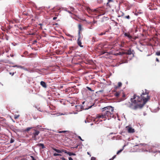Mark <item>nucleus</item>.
<instances>
[{"mask_svg": "<svg viewBox=\"0 0 160 160\" xmlns=\"http://www.w3.org/2000/svg\"><path fill=\"white\" fill-rule=\"evenodd\" d=\"M149 98L147 92H142L140 96L134 94L133 98H131V103L129 102V105L125 103L127 106L134 110L138 109H141L145 104Z\"/></svg>", "mask_w": 160, "mask_h": 160, "instance_id": "1", "label": "nucleus"}, {"mask_svg": "<svg viewBox=\"0 0 160 160\" xmlns=\"http://www.w3.org/2000/svg\"><path fill=\"white\" fill-rule=\"evenodd\" d=\"M114 110V107L110 106L102 108V112L104 118L107 119L108 118V120H109L111 118H115L116 117H114L113 114Z\"/></svg>", "mask_w": 160, "mask_h": 160, "instance_id": "2", "label": "nucleus"}, {"mask_svg": "<svg viewBox=\"0 0 160 160\" xmlns=\"http://www.w3.org/2000/svg\"><path fill=\"white\" fill-rule=\"evenodd\" d=\"M33 130L35 132L32 133V138L35 140H37L36 137L39 134L40 132L36 129H33Z\"/></svg>", "mask_w": 160, "mask_h": 160, "instance_id": "3", "label": "nucleus"}, {"mask_svg": "<svg viewBox=\"0 0 160 160\" xmlns=\"http://www.w3.org/2000/svg\"><path fill=\"white\" fill-rule=\"evenodd\" d=\"M128 130V132L130 133H133L135 132L134 129L131 127H129Z\"/></svg>", "mask_w": 160, "mask_h": 160, "instance_id": "4", "label": "nucleus"}, {"mask_svg": "<svg viewBox=\"0 0 160 160\" xmlns=\"http://www.w3.org/2000/svg\"><path fill=\"white\" fill-rule=\"evenodd\" d=\"M40 84L43 88H47V85H46L45 82H44L42 81L40 82Z\"/></svg>", "mask_w": 160, "mask_h": 160, "instance_id": "5", "label": "nucleus"}, {"mask_svg": "<svg viewBox=\"0 0 160 160\" xmlns=\"http://www.w3.org/2000/svg\"><path fill=\"white\" fill-rule=\"evenodd\" d=\"M104 118L103 114V113L101 114V115H97L96 116V118Z\"/></svg>", "mask_w": 160, "mask_h": 160, "instance_id": "6", "label": "nucleus"}, {"mask_svg": "<svg viewBox=\"0 0 160 160\" xmlns=\"http://www.w3.org/2000/svg\"><path fill=\"white\" fill-rule=\"evenodd\" d=\"M124 35L126 37H128L129 39H131L132 38V36L130 35L129 34L127 33H125L124 34Z\"/></svg>", "mask_w": 160, "mask_h": 160, "instance_id": "7", "label": "nucleus"}, {"mask_svg": "<svg viewBox=\"0 0 160 160\" xmlns=\"http://www.w3.org/2000/svg\"><path fill=\"white\" fill-rule=\"evenodd\" d=\"M37 146L39 147H41L42 148V149H44V148H45L44 144L43 143H38V144H37Z\"/></svg>", "mask_w": 160, "mask_h": 160, "instance_id": "8", "label": "nucleus"}, {"mask_svg": "<svg viewBox=\"0 0 160 160\" xmlns=\"http://www.w3.org/2000/svg\"><path fill=\"white\" fill-rule=\"evenodd\" d=\"M122 83L120 82H118V86L115 87V88L116 89H117L119 87H121L122 86Z\"/></svg>", "mask_w": 160, "mask_h": 160, "instance_id": "9", "label": "nucleus"}, {"mask_svg": "<svg viewBox=\"0 0 160 160\" xmlns=\"http://www.w3.org/2000/svg\"><path fill=\"white\" fill-rule=\"evenodd\" d=\"M132 50L131 49H129L127 52H126V54L128 55H131L132 54Z\"/></svg>", "mask_w": 160, "mask_h": 160, "instance_id": "10", "label": "nucleus"}, {"mask_svg": "<svg viewBox=\"0 0 160 160\" xmlns=\"http://www.w3.org/2000/svg\"><path fill=\"white\" fill-rule=\"evenodd\" d=\"M67 154H68L69 156H71L72 155H74V156L76 155V154L75 153H73L72 152H68Z\"/></svg>", "mask_w": 160, "mask_h": 160, "instance_id": "11", "label": "nucleus"}, {"mask_svg": "<svg viewBox=\"0 0 160 160\" xmlns=\"http://www.w3.org/2000/svg\"><path fill=\"white\" fill-rule=\"evenodd\" d=\"M120 94H121V92H116L114 94V95L116 97H118L119 96Z\"/></svg>", "mask_w": 160, "mask_h": 160, "instance_id": "12", "label": "nucleus"}, {"mask_svg": "<svg viewBox=\"0 0 160 160\" xmlns=\"http://www.w3.org/2000/svg\"><path fill=\"white\" fill-rule=\"evenodd\" d=\"M77 42L78 43V44L79 46L80 47H82V46L81 45L82 42L80 40H77Z\"/></svg>", "mask_w": 160, "mask_h": 160, "instance_id": "13", "label": "nucleus"}, {"mask_svg": "<svg viewBox=\"0 0 160 160\" xmlns=\"http://www.w3.org/2000/svg\"><path fill=\"white\" fill-rule=\"evenodd\" d=\"M53 149L55 151L57 152L58 153H61V150L57 149L56 148H53Z\"/></svg>", "mask_w": 160, "mask_h": 160, "instance_id": "14", "label": "nucleus"}, {"mask_svg": "<svg viewBox=\"0 0 160 160\" xmlns=\"http://www.w3.org/2000/svg\"><path fill=\"white\" fill-rule=\"evenodd\" d=\"M125 145H124V146H123V148L121 149H120V150H119L118 151L117 153V154H119L120 153L123 149H124V147L125 146Z\"/></svg>", "mask_w": 160, "mask_h": 160, "instance_id": "15", "label": "nucleus"}, {"mask_svg": "<svg viewBox=\"0 0 160 160\" xmlns=\"http://www.w3.org/2000/svg\"><path fill=\"white\" fill-rule=\"evenodd\" d=\"M33 127H28L25 130V131L26 132H28L30 129H32Z\"/></svg>", "mask_w": 160, "mask_h": 160, "instance_id": "16", "label": "nucleus"}, {"mask_svg": "<svg viewBox=\"0 0 160 160\" xmlns=\"http://www.w3.org/2000/svg\"><path fill=\"white\" fill-rule=\"evenodd\" d=\"M12 67H17L18 68H20L22 69V66H20V65H14Z\"/></svg>", "mask_w": 160, "mask_h": 160, "instance_id": "17", "label": "nucleus"}, {"mask_svg": "<svg viewBox=\"0 0 160 160\" xmlns=\"http://www.w3.org/2000/svg\"><path fill=\"white\" fill-rule=\"evenodd\" d=\"M22 69H24V70L26 71H28V72H32V70H30V71H29L28 69H27V68H24L22 66Z\"/></svg>", "mask_w": 160, "mask_h": 160, "instance_id": "18", "label": "nucleus"}, {"mask_svg": "<svg viewBox=\"0 0 160 160\" xmlns=\"http://www.w3.org/2000/svg\"><path fill=\"white\" fill-rule=\"evenodd\" d=\"M66 35L68 37H71V38H73V36L70 34H69V33H66Z\"/></svg>", "mask_w": 160, "mask_h": 160, "instance_id": "19", "label": "nucleus"}, {"mask_svg": "<svg viewBox=\"0 0 160 160\" xmlns=\"http://www.w3.org/2000/svg\"><path fill=\"white\" fill-rule=\"evenodd\" d=\"M156 55L157 56H160V50L156 52Z\"/></svg>", "mask_w": 160, "mask_h": 160, "instance_id": "20", "label": "nucleus"}, {"mask_svg": "<svg viewBox=\"0 0 160 160\" xmlns=\"http://www.w3.org/2000/svg\"><path fill=\"white\" fill-rule=\"evenodd\" d=\"M80 38H81V35H80V32L79 31H78V40H80Z\"/></svg>", "mask_w": 160, "mask_h": 160, "instance_id": "21", "label": "nucleus"}, {"mask_svg": "<svg viewBox=\"0 0 160 160\" xmlns=\"http://www.w3.org/2000/svg\"><path fill=\"white\" fill-rule=\"evenodd\" d=\"M81 25L80 24L78 25V28H79V31L80 32V31L81 30Z\"/></svg>", "mask_w": 160, "mask_h": 160, "instance_id": "22", "label": "nucleus"}, {"mask_svg": "<svg viewBox=\"0 0 160 160\" xmlns=\"http://www.w3.org/2000/svg\"><path fill=\"white\" fill-rule=\"evenodd\" d=\"M1 62L5 63H8V60H6L4 61V60H2L1 61Z\"/></svg>", "mask_w": 160, "mask_h": 160, "instance_id": "23", "label": "nucleus"}, {"mask_svg": "<svg viewBox=\"0 0 160 160\" xmlns=\"http://www.w3.org/2000/svg\"><path fill=\"white\" fill-rule=\"evenodd\" d=\"M106 33V32H104V33L103 32H102L101 33H100L98 34L99 35H100V36H102V35H105Z\"/></svg>", "mask_w": 160, "mask_h": 160, "instance_id": "24", "label": "nucleus"}, {"mask_svg": "<svg viewBox=\"0 0 160 160\" xmlns=\"http://www.w3.org/2000/svg\"><path fill=\"white\" fill-rule=\"evenodd\" d=\"M31 160H36L33 156H31Z\"/></svg>", "mask_w": 160, "mask_h": 160, "instance_id": "25", "label": "nucleus"}, {"mask_svg": "<svg viewBox=\"0 0 160 160\" xmlns=\"http://www.w3.org/2000/svg\"><path fill=\"white\" fill-rule=\"evenodd\" d=\"M14 142V139L12 138H11V140H10V142L11 143H12L13 142Z\"/></svg>", "mask_w": 160, "mask_h": 160, "instance_id": "26", "label": "nucleus"}, {"mask_svg": "<svg viewBox=\"0 0 160 160\" xmlns=\"http://www.w3.org/2000/svg\"><path fill=\"white\" fill-rule=\"evenodd\" d=\"M87 88L90 91H92V89L90 88L87 87Z\"/></svg>", "mask_w": 160, "mask_h": 160, "instance_id": "27", "label": "nucleus"}, {"mask_svg": "<svg viewBox=\"0 0 160 160\" xmlns=\"http://www.w3.org/2000/svg\"><path fill=\"white\" fill-rule=\"evenodd\" d=\"M66 132V131H60L58 132L59 133H63V132Z\"/></svg>", "mask_w": 160, "mask_h": 160, "instance_id": "28", "label": "nucleus"}, {"mask_svg": "<svg viewBox=\"0 0 160 160\" xmlns=\"http://www.w3.org/2000/svg\"><path fill=\"white\" fill-rule=\"evenodd\" d=\"M42 127V126L41 125H37L36 127L35 128H39L40 127Z\"/></svg>", "mask_w": 160, "mask_h": 160, "instance_id": "29", "label": "nucleus"}, {"mask_svg": "<svg viewBox=\"0 0 160 160\" xmlns=\"http://www.w3.org/2000/svg\"><path fill=\"white\" fill-rule=\"evenodd\" d=\"M19 116V115H17L16 116H15L14 118L15 119H17L18 118Z\"/></svg>", "mask_w": 160, "mask_h": 160, "instance_id": "30", "label": "nucleus"}, {"mask_svg": "<svg viewBox=\"0 0 160 160\" xmlns=\"http://www.w3.org/2000/svg\"><path fill=\"white\" fill-rule=\"evenodd\" d=\"M91 160H96V158L94 157H92L91 158Z\"/></svg>", "mask_w": 160, "mask_h": 160, "instance_id": "31", "label": "nucleus"}, {"mask_svg": "<svg viewBox=\"0 0 160 160\" xmlns=\"http://www.w3.org/2000/svg\"><path fill=\"white\" fill-rule=\"evenodd\" d=\"M53 155L54 156H59V154L56 153H54L53 154Z\"/></svg>", "mask_w": 160, "mask_h": 160, "instance_id": "32", "label": "nucleus"}, {"mask_svg": "<svg viewBox=\"0 0 160 160\" xmlns=\"http://www.w3.org/2000/svg\"><path fill=\"white\" fill-rule=\"evenodd\" d=\"M125 18H127V19H130V16H129V15H128V16H126L125 17Z\"/></svg>", "mask_w": 160, "mask_h": 160, "instance_id": "33", "label": "nucleus"}, {"mask_svg": "<svg viewBox=\"0 0 160 160\" xmlns=\"http://www.w3.org/2000/svg\"><path fill=\"white\" fill-rule=\"evenodd\" d=\"M78 138L79 139L81 140V141H83V140H82V138H81V137L80 136H78Z\"/></svg>", "mask_w": 160, "mask_h": 160, "instance_id": "34", "label": "nucleus"}, {"mask_svg": "<svg viewBox=\"0 0 160 160\" xmlns=\"http://www.w3.org/2000/svg\"><path fill=\"white\" fill-rule=\"evenodd\" d=\"M63 152H64L65 153H66L67 154L68 153V151H66V150L64 149V151H63Z\"/></svg>", "mask_w": 160, "mask_h": 160, "instance_id": "35", "label": "nucleus"}, {"mask_svg": "<svg viewBox=\"0 0 160 160\" xmlns=\"http://www.w3.org/2000/svg\"><path fill=\"white\" fill-rule=\"evenodd\" d=\"M80 108L81 109H85H85L84 108V107H83V106H82V105H81L80 106Z\"/></svg>", "mask_w": 160, "mask_h": 160, "instance_id": "36", "label": "nucleus"}, {"mask_svg": "<svg viewBox=\"0 0 160 160\" xmlns=\"http://www.w3.org/2000/svg\"><path fill=\"white\" fill-rule=\"evenodd\" d=\"M92 105L90 106L88 108H85V110H87L89 108H91L92 107Z\"/></svg>", "mask_w": 160, "mask_h": 160, "instance_id": "37", "label": "nucleus"}, {"mask_svg": "<svg viewBox=\"0 0 160 160\" xmlns=\"http://www.w3.org/2000/svg\"><path fill=\"white\" fill-rule=\"evenodd\" d=\"M60 159H61L62 160H68L67 159H66L65 158L63 157L61 158Z\"/></svg>", "mask_w": 160, "mask_h": 160, "instance_id": "38", "label": "nucleus"}, {"mask_svg": "<svg viewBox=\"0 0 160 160\" xmlns=\"http://www.w3.org/2000/svg\"><path fill=\"white\" fill-rule=\"evenodd\" d=\"M108 3H109L110 2H113V0H108Z\"/></svg>", "mask_w": 160, "mask_h": 160, "instance_id": "39", "label": "nucleus"}, {"mask_svg": "<svg viewBox=\"0 0 160 160\" xmlns=\"http://www.w3.org/2000/svg\"><path fill=\"white\" fill-rule=\"evenodd\" d=\"M57 19V17H54L53 18V20H55Z\"/></svg>", "mask_w": 160, "mask_h": 160, "instance_id": "40", "label": "nucleus"}, {"mask_svg": "<svg viewBox=\"0 0 160 160\" xmlns=\"http://www.w3.org/2000/svg\"><path fill=\"white\" fill-rule=\"evenodd\" d=\"M38 111H39L40 112H42V110H41V109H40V108H38Z\"/></svg>", "mask_w": 160, "mask_h": 160, "instance_id": "41", "label": "nucleus"}, {"mask_svg": "<svg viewBox=\"0 0 160 160\" xmlns=\"http://www.w3.org/2000/svg\"><path fill=\"white\" fill-rule=\"evenodd\" d=\"M68 159H69V160H73L72 158L71 157L69 158Z\"/></svg>", "mask_w": 160, "mask_h": 160, "instance_id": "42", "label": "nucleus"}, {"mask_svg": "<svg viewBox=\"0 0 160 160\" xmlns=\"http://www.w3.org/2000/svg\"><path fill=\"white\" fill-rule=\"evenodd\" d=\"M116 156V155H114V156L112 158V159H114V158H115Z\"/></svg>", "mask_w": 160, "mask_h": 160, "instance_id": "43", "label": "nucleus"}, {"mask_svg": "<svg viewBox=\"0 0 160 160\" xmlns=\"http://www.w3.org/2000/svg\"><path fill=\"white\" fill-rule=\"evenodd\" d=\"M109 3H108V2H107V6H109V7H110V5L109 4Z\"/></svg>", "mask_w": 160, "mask_h": 160, "instance_id": "44", "label": "nucleus"}, {"mask_svg": "<svg viewBox=\"0 0 160 160\" xmlns=\"http://www.w3.org/2000/svg\"><path fill=\"white\" fill-rule=\"evenodd\" d=\"M66 11H67L68 13H69L72 14V13H71V12L70 11H68V10H66Z\"/></svg>", "mask_w": 160, "mask_h": 160, "instance_id": "45", "label": "nucleus"}, {"mask_svg": "<svg viewBox=\"0 0 160 160\" xmlns=\"http://www.w3.org/2000/svg\"><path fill=\"white\" fill-rule=\"evenodd\" d=\"M9 74H10L12 75V76H13L14 74V73H13L12 74V73L11 72H10Z\"/></svg>", "mask_w": 160, "mask_h": 160, "instance_id": "46", "label": "nucleus"}, {"mask_svg": "<svg viewBox=\"0 0 160 160\" xmlns=\"http://www.w3.org/2000/svg\"><path fill=\"white\" fill-rule=\"evenodd\" d=\"M156 61L157 62H159V59H158L157 58H156Z\"/></svg>", "mask_w": 160, "mask_h": 160, "instance_id": "47", "label": "nucleus"}, {"mask_svg": "<svg viewBox=\"0 0 160 160\" xmlns=\"http://www.w3.org/2000/svg\"><path fill=\"white\" fill-rule=\"evenodd\" d=\"M64 150V149H62V150H61V153H62V152H63Z\"/></svg>", "mask_w": 160, "mask_h": 160, "instance_id": "48", "label": "nucleus"}, {"mask_svg": "<svg viewBox=\"0 0 160 160\" xmlns=\"http://www.w3.org/2000/svg\"><path fill=\"white\" fill-rule=\"evenodd\" d=\"M109 32V30H107L105 31V32H106H106Z\"/></svg>", "mask_w": 160, "mask_h": 160, "instance_id": "49", "label": "nucleus"}, {"mask_svg": "<svg viewBox=\"0 0 160 160\" xmlns=\"http://www.w3.org/2000/svg\"><path fill=\"white\" fill-rule=\"evenodd\" d=\"M64 115V114L62 113H61L59 115Z\"/></svg>", "mask_w": 160, "mask_h": 160, "instance_id": "50", "label": "nucleus"}, {"mask_svg": "<svg viewBox=\"0 0 160 160\" xmlns=\"http://www.w3.org/2000/svg\"><path fill=\"white\" fill-rule=\"evenodd\" d=\"M146 115V113H145V112H144V113H143V115H144V116H145V115Z\"/></svg>", "mask_w": 160, "mask_h": 160, "instance_id": "51", "label": "nucleus"}, {"mask_svg": "<svg viewBox=\"0 0 160 160\" xmlns=\"http://www.w3.org/2000/svg\"><path fill=\"white\" fill-rule=\"evenodd\" d=\"M128 62V61H127L125 62L124 63H127ZM124 62H122V63H121V64H122V63H124Z\"/></svg>", "mask_w": 160, "mask_h": 160, "instance_id": "52", "label": "nucleus"}, {"mask_svg": "<svg viewBox=\"0 0 160 160\" xmlns=\"http://www.w3.org/2000/svg\"><path fill=\"white\" fill-rule=\"evenodd\" d=\"M125 95L124 94H123V95H122V97H125Z\"/></svg>", "mask_w": 160, "mask_h": 160, "instance_id": "53", "label": "nucleus"}, {"mask_svg": "<svg viewBox=\"0 0 160 160\" xmlns=\"http://www.w3.org/2000/svg\"><path fill=\"white\" fill-rule=\"evenodd\" d=\"M96 21H93V23H96Z\"/></svg>", "mask_w": 160, "mask_h": 160, "instance_id": "54", "label": "nucleus"}, {"mask_svg": "<svg viewBox=\"0 0 160 160\" xmlns=\"http://www.w3.org/2000/svg\"><path fill=\"white\" fill-rule=\"evenodd\" d=\"M4 52L3 51L2 52V55L4 53Z\"/></svg>", "mask_w": 160, "mask_h": 160, "instance_id": "55", "label": "nucleus"}, {"mask_svg": "<svg viewBox=\"0 0 160 160\" xmlns=\"http://www.w3.org/2000/svg\"><path fill=\"white\" fill-rule=\"evenodd\" d=\"M84 103H85V102H82V104H84Z\"/></svg>", "mask_w": 160, "mask_h": 160, "instance_id": "56", "label": "nucleus"}, {"mask_svg": "<svg viewBox=\"0 0 160 160\" xmlns=\"http://www.w3.org/2000/svg\"><path fill=\"white\" fill-rule=\"evenodd\" d=\"M12 57H13V55H12L11 54L10 55Z\"/></svg>", "mask_w": 160, "mask_h": 160, "instance_id": "57", "label": "nucleus"}, {"mask_svg": "<svg viewBox=\"0 0 160 160\" xmlns=\"http://www.w3.org/2000/svg\"><path fill=\"white\" fill-rule=\"evenodd\" d=\"M109 160H113V159H112V158H111Z\"/></svg>", "mask_w": 160, "mask_h": 160, "instance_id": "58", "label": "nucleus"}, {"mask_svg": "<svg viewBox=\"0 0 160 160\" xmlns=\"http://www.w3.org/2000/svg\"><path fill=\"white\" fill-rule=\"evenodd\" d=\"M37 42V41H36V40H35V41H34V42Z\"/></svg>", "mask_w": 160, "mask_h": 160, "instance_id": "59", "label": "nucleus"}, {"mask_svg": "<svg viewBox=\"0 0 160 160\" xmlns=\"http://www.w3.org/2000/svg\"><path fill=\"white\" fill-rule=\"evenodd\" d=\"M90 10L91 9L90 8H89L88 9V10Z\"/></svg>", "mask_w": 160, "mask_h": 160, "instance_id": "60", "label": "nucleus"}, {"mask_svg": "<svg viewBox=\"0 0 160 160\" xmlns=\"http://www.w3.org/2000/svg\"><path fill=\"white\" fill-rule=\"evenodd\" d=\"M87 153H88V154H89V152H88Z\"/></svg>", "mask_w": 160, "mask_h": 160, "instance_id": "61", "label": "nucleus"}, {"mask_svg": "<svg viewBox=\"0 0 160 160\" xmlns=\"http://www.w3.org/2000/svg\"><path fill=\"white\" fill-rule=\"evenodd\" d=\"M59 156H61V155L59 154Z\"/></svg>", "mask_w": 160, "mask_h": 160, "instance_id": "62", "label": "nucleus"}, {"mask_svg": "<svg viewBox=\"0 0 160 160\" xmlns=\"http://www.w3.org/2000/svg\"><path fill=\"white\" fill-rule=\"evenodd\" d=\"M124 100V99H122V100Z\"/></svg>", "mask_w": 160, "mask_h": 160, "instance_id": "63", "label": "nucleus"}, {"mask_svg": "<svg viewBox=\"0 0 160 160\" xmlns=\"http://www.w3.org/2000/svg\"><path fill=\"white\" fill-rule=\"evenodd\" d=\"M158 103L159 104H160V103L159 102H158Z\"/></svg>", "mask_w": 160, "mask_h": 160, "instance_id": "64", "label": "nucleus"}]
</instances>
